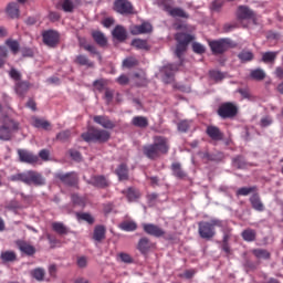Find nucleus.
I'll list each match as a JSON object with an SVG mask.
<instances>
[{
  "label": "nucleus",
  "mask_w": 283,
  "mask_h": 283,
  "mask_svg": "<svg viewBox=\"0 0 283 283\" xmlns=\"http://www.w3.org/2000/svg\"><path fill=\"white\" fill-rule=\"evenodd\" d=\"M69 154L71 156V158H73V160H75L76 163H81L82 160V156H81V153L76 149H71L69 150Z\"/></svg>",
  "instance_id": "nucleus-60"
},
{
  "label": "nucleus",
  "mask_w": 283,
  "mask_h": 283,
  "mask_svg": "<svg viewBox=\"0 0 283 283\" xmlns=\"http://www.w3.org/2000/svg\"><path fill=\"white\" fill-rule=\"evenodd\" d=\"M258 192V187L252 186V187H242L237 190V196H249L251 193H256Z\"/></svg>",
  "instance_id": "nucleus-40"
},
{
  "label": "nucleus",
  "mask_w": 283,
  "mask_h": 283,
  "mask_svg": "<svg viewBox=\"0 0 283 283\" xmlns=\"http://www.w3.org/2000/svg\"><path fill=\"white\" fill-rule=\"evenodd\" d=\"M42 39L44 45H48L49 48H56L59 44V32L54 30H48L42 33Z\"/></svg>",
  "instance_id": "nucleus-11"
},
{
  "label": "nucleus",
  "mask_w": 283,
  "mask_h": 283,
  "mask_svg": "<svg viewBox=\"0 0 283 283\" xmlns=\"http://www.w3.org/2000/svg\"><path fill=\"white\" fill-rule=\"evenodd\" d=\"M250 78L253 81H264V78H266V72H264L262 69L251 70Z\"/></svg>",
  "instance_id": "nucleus-34"
},
{
  "label": "nucleus",
  "mask_w": 283,
  "mask_h": 283,
  "mask_svg": "<svg viewBox=\"0 0 283 283\" xmlns=\"http://www.w3.org/2000/svg\"><path fill=\"white\" fill-rule=\"evenodd\" d=\"M187 45L186 43H179L177 42V46L175 50V54L176 56L181 60L182 59V54H185V52H187Z\"/></svg>",
  "instance_id": "nucleus-49"
},
{
  "label": "nucleus",
  "mask_w": 283,
  "mask_h": 283,
  "mask_svg": "<svg viewBox=\"0 0 283 283\" xmlns=\"http://www.w3.org/2000/svg\"><path fill=\"white\" fill-rule=\"evenodd\" d=\"M189 127H191V122L184 119L178 123V132L187 133L189 132Z\"/></svg>",
  "instance_id": "nucleus-55"
},
{
  "label": "nucleus",
  "mask_w": 283,
  "mask_h": 283,
  "mask_svg": "<svg viewBox=\"0 0 283 283\" xmlns=\"http://www.w3.org/2000/svg\"><path fill=\"white\" fill-rule=\"evenodd\" d=\"M28 90H30V84H28V82H17L14 85L15 94L21 98L28 94Z\"/></svg>",
  "instance_id": "nucleus-24"
},
{
  "label": "nucleus",
  "mask_w": 283,
  "mask_h": 283,
  "mask_svg": "<svg viewBox=\"0 0 283 283\" xmlns=\"http://www.w3.org/2000/svg\"><path fill=\"white\" fill-rule=\"evenodd\" d=\"M20 207L19 201L11 200L9 203H7L6 209H9V211H14V209H19Z\"/></svg>",
  "instance_id": "nucleus-61"
},
{
  "label": "nucleus",
  "mask_w": 283,
  "mask_h": 283,
  "mask_svg": "<svg viewBox=\"0 0 283 283\" xmlns=\"http://www.w3.org/2000/svg\"><path fill=\"white\" fill-rule=\"evenodd\" d=\"M143 229L145 233L154 238H163V235H165V230L153 223H143Z\"/></svg>",
  "instance_id": "nucleus-15"
},
{
  "label": "nucleus",
  "mask_w": 283,
  "mask_h": 283,
  "mask_svg": "<svg viewBox=\"0 0 283 283\" xmlns=\"http://www.w3.org/2000/svg\"><path fill=\"white\" fill-rule=\"evenodd\" d=\"M232 165L237 169H247V167H249V163H247V160L242 156H237L232 158Z\"/></svg>",
  "instance_id": "nucleus-37"
},
{
  "label": "nucleus",
  "mask_w": 283,
  "mask_h": 283,
  "mask_svg": "<svg viewBox=\"0 0 283 283\" xmlns=\"http://www.w3.org/2000/svg\"><path fill=\"white\" fill-rule=\"evenodd\" d=\"M15 244L19 249V251H21V253H24V255H34V253H36V248H34V245L28 243V241H23V240H18L15 241Z\"/></svg>",
  "instance_id": "nucleus-18"
},
{
  "label": "nucleus",
  "mask_w": 283,
  "mask_h": 283,
  "mask_svg": "<svg viewBox=\"0 0 283 283\" xmlns=\"http://www.w3.org/2000/svg\"><path fill=\"white\" fill-rule=\"evenodd\" d=\"M175 39L177 43H185L186 45H189V43L193 41V35L187 33H177Z\"/></svg>",
  "instance_id": "nucleus-36"
},
{
  "label": "nucleus",
  "mask_w": 283,
  "mask_h": 283,
  "mask_svg": "<svg viewBox=\"0 0 283 283\" xmlns=\"http://www.w3.org/2000/svg\"><path fill=\"white\" fill-rule=\"evenodd\" d=\"M92 36H93L95 43H97V45H99V48H105V45H107V38L105 36V34L103 32L93 31Z\"/></svg>",
  "instance_id": "nucleus-28"
},
{
  "label": "nucleus",
  "mask_w": 283,
  "mask_h": 283,
  "mask_svg": "<svg viewBox=\"0 0 283 283\" xmlns=\"http://www.w3.org/2000/svg\"><path fill=\"white\" fill-rule=\"evenodd\" d=\"M238 59L239 61H241V63H250V61H253V59H255V55L249 50H242L238 54Z\"/></svg>",
  "instance_id": "nucleus-31"
},
{
  "label": "nucleus",
  "mask_w": 283,
  "mask_h": 283,
  "mask_svg": "<svg viewBox=\"0 0 283 283\" xmlns=\"http://www.w3.org/2000/svg\"><path fill=\"white\" fill-rule=\"evenodd\" d=\"M178 64H167L160 69L161 80L164 83H174V75L178 71Z\"/></svg>",
  "instance_id": "nucleus-9"
},
{
  "label": "nucleus",
  "mask_w": 283,
  "mask_h": 283,
  "mask_svg": "<svg viewBox=\"0 0 283 283\" xmlns=\"http://www.w3.org/2000/svg\"><path fill=\"white\" fill-rule=\"evenodd\" d=\"M119 228L122 231H136L138 229V226L134 221H124L119 224Z\"/></svg>",
  "instance_id": "nucleus-46"
},
{
  "label": "nucleus",
  "mask_w": 283,
  "mask_h": 283,
  "mask_svg": "<svg viewBox=\"0 0 283 283\" xmlns=\"http://www.w3.org/2000/svg\"><path fill=\"white\" fill-rule=\"evenodd\" d=\"M4 59H8V49H6V46H0V67L6 65Z\"/></svg>",
  "instance_id": "nucleus-59"
},
{
  "label": "nucleus",
  "mask_w": 283,
  "mask_h": 283,
  "mask_svg": "<svg viewBox=\"0 0 283 283\" xmlns=\"http://www.w3.org/2000/svg\"><path fill=\"white\" fill-rule=\"evenodd\" d=\"M136 65H138V60L134 56L126 57L123 61V67H127L128 70L132 67H136Z\"/></svg>",
  "instance_id": "nucleus-50"
},
{
  "label": "nucleus",
  "mask_w": 283,
  "mask_h": 283,
  "mask_svg": "<svg viewBox=\"0 0 283 283\" xmlns=\"http://www.w3.org/2000/svg\"><path fill=\"white\" fill-rule=\"evenodd\" d=\"M192 50L196 54H205V52H207V49L205 48V45L198 42L192 43Z\"/></svg>",
  "instance_id": "nucleus-57"
},
{
  "label": "nucleus",
  "mask_w": 283,
  "mask_h": 283,
  "mask_svg": "<svg viewBox=\"0 0 283 283\" xmlns=\"http://www.w3.org/2000/svg\"><path fill=\"white\" fill-rule=\"evenodd\" d=\"M76 62L80 65H86V67H94V62H91L85 55H77Z\"/></svg>",
  "instance_id": "nucleus-52"
},
{
  "label": "nucleus",
  "mask_w": 283,
  "mask_h": 283,
  "mask_svg": "<svg viewBox=\"0 0 283 283\" xmlns=\"http://www.w3.org/2000/svg\"><path fill=\"white\" fill-rule=\"evenodd\" d=\"M210 78H212V81H216V83H220V81H222L224 78V73L220 72V71H210Z\"/></svg>",
  "instance_id": "nucleus-53"
},
{
  "label": "nucleus",
  "mask_w": 283,
  "mask_h": 283,
  "mask_svg": "<svg viewBox=\"0 0 283 283\" xmlns=\"http://www.w3.org/2000/svg\"><path fill=\"white\" fill-rule=\"evenodd\" d=\"M55 178L66 187H76L78 185V175L76 172H57Z\"/></svg>",
  "instance_id": "nucleus-8"
},
{
  "label": "nucleus",
  "mask_w": 283,
  "mask_h": 283,
  "mask_svg": "<svg viewBox=\"0 0 283 283\" xmlns=\"http://www.w3.org/2000/svg\"><path fill=\"white\" fill-rule=\"evenodd\" d=\"M123 193L126 195L128 202H136L140 198V191L134 187H129L127 190H123Z\"/></svg>",
  "instance_id": "nucleus-25"
},
{
  "label": "nucleus",
  "mask_w": 283,
  "mask_h": 283,
  "mask_svg": "<svg viewBox=\"0 0 283 283\" xmlns=\"http://www.w3.org/2000/svg\"><path fill=\"white\" fill-rule=\"evenodd\" d=\"M9 76H11L13 81H21V73L15 69H11V71L9 72Z\"/></svg>",
  "instance_id": "nucleus-62"
},
{
  "label": "nucleus",
  "mask_w": 283,
  "mask_h": 283,
  "mask_svg": "<svg viewBox=\"0 0 283 283\" xmlns=\"http://www.w3.org/2000/svg\"><path fill=\"white\" fill-rule=\"evenodd\" d=\"M18 156L20 163H27V165H36V163H39V156L25 149H18Z\"/></svg>",
  "instance_id": "nucleus-12"
},
{
  "label": "nucleus",
  "mask_w": 283,
  "mask_h": 283,
  "mask_svg": "<svg viewBox=\"0 0 283 283\" xmlns=\"http://www.w3.org/2000/svg\"><path fill=\"white\" fill-rule=\"evenodd\" d=\"M253 255H255V258H258L259 260H270L271 258V253L268 252L264 249H255L252 251Z\"/></svg>",
  "instance_id": "nucleus-44"
},
{
  "label": "nucleus",
  "mask_w": 283,
  "mask_h": 283,
  "mask_svg": "<svg viewBox=\"0 0 283 283\" xmlns=\"http://www.w3.org/2000/svg\"><path fill=\"white\" fill-rule=\"evenodd\" d=\"M138 251H140V253L145 254L147 253V251H149L150 249V243H149V239L147 238H142L138 242V247H137Z\"/></svg>",
  "instance_id": "nucleus-42"
},
{
  "label": "nucleus",
  "mask_w": 283,
  "mask_h": 283,
  "mask_svg": "<svg viewBox=\"0 0 283 283\" xmlns=\"http://www.w3.org/2000/svg\"><path fill=\"white\" fill-rule=\"evenodd\" d=\"M274 76H276V78L283 80V67L282 66H277L275 69Z\"/></svg>",
  "instance_id": "nucleus-64"
},
{
  "label": "nucleus",
  "mask_w": 283,
  "mask_h": 283,
  "mask_svg": "<svg viewBox=\"0 0 283 283\" xmlns=\"http://www.w3.org/2000/svg\"><path fill=\"white\" fill-rule=\"evenodd\" d=\"M113 10L118 14H134V6L129 0H115Z\"/></svg>",
  "instance_id": "nucleus-10"
},
{
  "label": "nucleus",
  "mask_w": 283,
  "mask_h": 283,
  "mask_svg": "<svg viewBox=\"0 0 283 283\" xmlns=\"http://www.w3.org/2000/svg\"><path fill=\"white\" fill-rule=\"evenodd\" d=\"M242 238L245 242H254L255 240V230L247 229L242 232Z\"/></svg>",
  "instance_id": "nucleus-47"
},
{
  "label": "nucleus",
  "mask_w": 283,
  "mask_h": 283,
  "mask_svg": "<svg viewBox=\"0 0 283 283\" xmlns=\"http://www.w3.org/2000/svg\"><path fill=\"white\" fill-rule=\"evenodd\" d=\"M0 258L2 262H14V260H17V253L13 251H4L1 252Z\"/></svg>",
  "instance_id": "nucleus-45"
},
{
  "label": "nucleus",
  "mask_w": 283,
  "mask_h": 283,
  "mask_svg": "<svg viewBox=\"0 0 283 283\" xmlns=\"http://www.w3.org/2000/svg\"><path fill=\"white\" fill-rule=\"evenodd\" d=\"M71 136H72V132L62 130L56 135V140H60L61 143H65V140H70Z\"/></svg>",
  "instance_id": "nucleus-54"
},
{
  "label": "nucleus",
  "mask_w": 283,
  "mask_h": 283,
  "mask_svg": "<svg viewBox=\"0 0 283 283\" xmlns=\"http://www.w3.org/2000/svg\"><path fill=\"white\" fill-rule=\"evenodd\" d=\"M86 182L87 185L97 187V189H105L106 187H109V180H107L106 177L103 175L93 176L90 179H87Z\"/></svg>",
  "instance_id": "nucleus-14"
},
{
  "label": "nucleus",
  "mask_w": 283,
  "mask_h": 283,
  "mask_svg": "<svg viewBox=\"0 0 283 283\" xmlns=\"http://www.w3.org/2000/svg\"><path fill=\"white\" fill-rule=\"evenodd\" d=\"M9 179L12 182H23L29 187L31 185H34V187H43L46 182L45 177H43V175L36 170H27L24 172H19L12 175Z\"/></svg>",
  "instance_id": "nucleus-2"
},
{
  "label": "nucleus",
  "mask_w": 283,
  "mask_h": 283,
  "mask_svg": "<svg viewBox=\"0 0 283 283\" xmlns=\"http://www.w3.org/2000/svg\"><path fill=\"white\" fill-rule=\"evenodd\" d=\"M84 50H86V52H90L91 54H95V56H97L98 61H103V56H101V53L96 50V46L92 45V44H83Z\"/></svg>",
  "instance_id": "nucleus-51"
},
{
  "label": "nucleus",
  "mask_w": 283,
  "mask_h": 283,
  "mask_svg": "<svg viewBox=\"0 0 283 283\" xmlns=\"http://www.w3.org/2000/svg\"><path fill=\"white\" fill-rule=\"evenodd\" d=\"M237 18L239 21H250L255 19V12L247 6H240L237 11Z\"/></svg>",
  "instance_id": "nucleus-13"
},
{
  "label": "nucleus",
  "mask_w": 283,
  "mask_h": 283,
  "mask_svg": "<svg viewBox=\"0 0 283 283\" xmlns=\"http://www.w3.org/2000/svg\"><path fill=\"white\" fill-rule=\"evenodd\" d=\"M218 116L223 119L235 118L238 116V106L231 102H226L219 106Z\"/></svg>",
  "instance_id": "nucleus-7"
},
{
  "label": "nucleus",
  "mask_w": 283,
  "mask_h": 283,
  "mask_svg": "<svg viewBox=\"0 0 283 283\" xmlns=\"http://www.w3.org/2000/svg\"><path fill=\"white\" fill-rule=\"evenodd\" d=\"M171 171L172 176H175V178H178V180H185V178H187V172L182 170V165H180V163H172Z\"/></svg>",
  "instance_id": "nucleus-22"
},
{
  "label": "nucleus",
  "mask_w": 283,
  "mask_h": 283,
  "mask_svg": "<svg viewBox=\"0 0 283 283\" xmlns=\"http://www.w3.org/2000/svg\"><path fill=\"white\" fill-rule=\"evenodd\" d=\"M132 45L137 50H149V44L147 43V40L134 39L132 41Z\"/></svg>",
  "instance_id": "nucleus-41"
},
{
  "label": "nucleus",
  "mask_w": 283,
  "mask_h": 283,
  "mask_svg": "<svg viewBox=\"0 0 283 283\" xmlns=\"http://www.w3.org/2000/svg\"><path fill=\"white\" fill-rule=\"evenodd\" d=\"M276 59H277V52L268 51L262 54L263 63H275Z\"/></svg>",
  "instance_id": "nucleus-43"
},
{
  "label": "nucleus",
  "mask_w": 283,
  "mask_h": 283,
  "mask_svg": "<svg viewBox=\"0 0 283 283\" xmlns=\"http://www.w3.org/2000/svg\"><path fill=\"white\" fill-rule=\"evenodd\" d=\"M52 229L55 233H59V235H67L69 233L67 227L61 222H53Z\"/></svg>",
  "instance_id": "nucleus-39"
},
{
  "label": "nucleus",
  "mask_w": 283,
  "mask_h": 283,
  "mask_svg": "<svg viewBox=\"0 0 283 283\" xmlns=\"http://www.w3.org/2000/svg\"><path fill=\"white\" fill-rule=\"evenodd\" d=\"M7 14L11 19H19V4L17 2H11L7 6Z\"/></svg>",
  "instance_id": "nucleus-32"
},
{
  "label": "nucleus",
  "mask_w": 283,
  "mask_h": 283,
  "mask_svg": "<svg viewBox=\"0 0 283 283\" xmlns=\"http://www.w3.org/2000/svg\"><path fill=\"white\" fill-rule=\"evenodd\" d=\"M144 155L149 160H156L160 157V154H167L169 151V140L166 137H155L154 144H149L143 147Z\"/></svg>",
  "instance_id": "nucleus-1"
},
{
  "label": "nucleus",
  "mask_w": 283,
  "mask_h": 283,
  "mask_svg": "<svg viewBox=\"0 0 283 283\" xmlns=\"http://www.w3.org/2000/svg\"><path fill=\"white\" fill-rule=\"evenodd\" d=\"M82 138L85 143H107L111 138V134L105 129L88 127L87 132L82 134Z\"/></svg>",
  "instance_id": "nucleus-3"
},
{
  "label": "nucleus",
  "mask_w": 283,
  "mask_h": 283,
  "mask_svg": "<svg viewBox=\"0 0 283 283\" xmlns=\"http://www.w3.org/2000/svg\"><path fill=\"white\" fill-rule=\"evenodd\" d=\"M78 220H84V222H87L88 224H94V217L87 212L77 213Z\"/></svg>",
  "instance_id": "nucleus-56"
},
{
  "label": "nucleus",
  "mask_w": 283,
  "mask_h": 283,
  "mask_svg": "<svg viewBox=\"0 0 283 283\" xmlns=\"http://www.w3.org/2000/svg\"><path fill=\"white\" fill-rule=\"evenodd\" d=\"M168 14L169 17H174L175 19H189V14L185 12L182 8L179 7L172 8Z\"/></svg>",
  "instance_id": "nucleus-35"
},
{
  "label": "nucleus",
  "mask_w": 283,
  "mask_h": 283,
  "mask_svg": "<svg viewBox=\"0 0 283 283\" xmlns=\"http://www.w3.org/2000/svg\"><path fill=\"white\" fill-rule=\"evenodd\" d=\"M198 227L200 238L211 240L216 235V227H222V221L218 219H212L210 222L200 221Z\"/></svg>",
  "instance_id": "nucleus-4"
},
{
  "label": "nucleus",
  "mask_w": 283,
  "mask_h": 283,
  "mask_svg": "<svg viewBox=\"0 0 283 283\" xmlns=\"http://www.w3.org/2000/svg\"><path fill=\"white\" fill-rule=\"evenodd\" d=\"M209 46L212 54H224V52H227V50H229L230 48H235V44H233V41H231V39L223 38L210 41Z\"/></svg>",
  "instance_id": "nucleus-6"
},
{
  "label": "nucleus",
  "mask_w": 283,
  "mask_h": 283,
  "mask_svg": "<svg viewBox=\"0 0 283 283\" xmlns=\"http://www.w3.org/2000/svg\"><path fill=\"white\" fill-rule=\"evenodd\" d=\"M130 34L138 35V34H149L154 28L151 27V23L149 22H143L139 25H132L130 27Z\"/></svg>",
  "instance_id": "nucleus-16"
},
{
  "label": "nucleus",
  "mask_w": 283,
  "mask_h": 283,
  "mask_svg": "<svg viewBox=\"0 0 283 283\" xmlns=\"http://www.w3.org/2000/svg\"><path fill=\"white\" fill-rule=\"evenodd\" d=\"M114 39L123 43V41L127 40V30L123 28V25H117L112 32Z\"/></svg>",
  "instance_id": "nucleus-23"
},
{
  "label": "nucleus",
  "mask_w": 283,
  "mask_h": 283,
  "mask_svg": "<svg viewBox=\"0 0 283 283\" xmlns=\"http://www.w3.org/2000/svg\"><path fill=\"white\" fill-rule=\"evenodd\" d=\"M93 120L94 123H97V125L104 127V129H114V127H116V125H114V122H112L111 118L107 116L97 115L93 118Z\"/></svg>",
  "instance_id": "nucleus-19"
},
{
  "label": "nucleus",
  "mask_w": 283,
  "mask_h": 283,
  "mask_svg": "<svg viewBox=\"0 0 283 283\" xmlns=\"http://www.w3.org/2000/svg\"><path fill=\"white\" fill-rule=\"evenodd\" d=\"M39 157H40L42 160H45V161L50 160V150H48V149H42V150H40Z\"/></svg>",
  "instance_id": "nucleus-63"
},
{
  "label": "nucleus",
  "mask_w": 283,
  "mask_h": 283,
  "mask_svg": "<svg viewBox=\"0 0 283 283\" xmlns=\"http://www.w3.org/2000/svg\"><path fill=\"white\" fill-rule=\"evenodd\" d=\"M206 134L211 138L212 140H222L224 138V134L218 128V126H208Z\"/></svg>",
  "instance_id": "nucleus-21"
},
{
  "label": "nucleus",
  "mask_w": 283,
  "mask_h": 283,
  "mask_svg": "<svg viewBox=\"0 0 283 283\" xmlns=\"http://www.w3.org/2000/svg\"><path fill=\"white\" fill-rule=\"evenodd\" d=\"M14 132H19V123L10 117H6L2 125H0V140H12Z\"/></svg>",
  "instance_id": "nucleus-5"
},
{
  "label": "nucleus",
  "mask_w": 283,
  "mask_h": 283,
  "mask_svg": "<svg viewBox=\"0 0 283 283\" xmlns=\"http://www.w3.org/2000/svg\"><path fill=\"white\" fill-rule=\"evenodd\" d=\"M33 127H36L38 129H48V127H50V122L35 117L33 118Z\"/></svg>",
  "instance_id": "nucleus-48"
},
{
  "label": "nucleus",
  "mask_w": 283,
  "mask_h": 283,
  "mask_svg": "<svg viewBox=\"0 0 283 283\" xmlns=\"http://www.w3.org/2000/svg\"><path fill=\"white\" fill-rule=\"evenodd\" d=\"M116 175L118 176L119 180H129V169L127 168V165H119L116 169Z\"/></svg>",
  "instance_id": "nucleus-30"
},
{
  "label": "nucleus",
  "mask_w": 283,
  "mask_h": 283,
  "mask_svg": "<svg viewBox=\"0 0 283 283\" xmlns=\"http://www.w3.org/2000/svg\"><path fill=\"white\" fill-rule=\"evenodd\" d=\"M30 275L33 280H36V282H43L45 280V269L35 268L30 271Z\"/></svg>",
  "instance_id": "nucleus-29"
},
{
  "label": "nucleus",
  "mask_w": 283,
  "mask_h": 283,
  "mask_svg": "<svg viewBox=\"0 0 283 283\" xmlns=\"http://www.w3.org/2000/svg\"><path fill=\"white\" fill-rule=\"evenodd\" d=\"M105 233H107L105 226H96L93 232V240L95 242H103L105 240Z\"/></svg>",
  "instance_id": "nucleus-26"
},
{
  "label": "nucleus",
  "mask_w": 283,
  "mask_h": 283,
  "mask_svg": "<svg viewBox=\"0 0 283 283\" xmlns=\"http://www.w3.org/2000/svg\"><path fill=\"white\" fill-rule=\"evenodd\" d=\"M132 125H134V127L145 129V127H149V119H147L145 116H135L132 119Z\"/></svg>",
  "instance_id": "nucleus-27"
},
{
  "label": "nucleus",
  "mask_w": 283,
  "mask_h": 283,
  "mask_svg": "<svg viewBox=\"0 0 283 283\" xmlns=\"http://www.w3.org/2000/svg\"><path fill=\"white\" fill-rule=\"evenodd\" d=\"M250 205L254 211L262 212L264 211V203L262 202V199L260 198V195L258 192H254L250 197Z\"/></svg>",
  "instance_id": "nucleus-20"
},
{
  "label": "nucleus",
  "mask_w": 283,
  "mask_h": 283,
  "mask_svg": "<svg viewBox=\"0 0 283 283\" xmlns=\"http://www.w3.org/2000/svg\"><path fill=\"white\" fill-rule=\"evenodd\" d=\"M4 43L7 48H9V50L12 52V54H19V50H21V44H19V41L7 39Z\"/></svg>",
  "instance_id": "nucleus-33"
},
{
  "label": "nucleus",
  "mask_w": 283,
  "mask_h": 283,
  "mask_svg": "<svg viewBox=\"0 0 283 283\" xmlns=\"http://www.w3.org/2000/svg\"><path fill=\"white\" fill-rule=\"evenodd\" d=\"M78 6H81V0H63L56 4V8H61L63 12L72 13L75 8H78Z\"/></svg>",
  "instance_id": "nucleus-17"
},
{
  "label": "nucleus",
  "mask_w": 283,
  "mask_h": 283,
  "mask_svg": "<svg viewBox=\"0 0 283 283\" xmlns=\"http://www.w3.org/2000/svg\"><path fill=\"white\" fill-rule=\"evenodd\" d=\"M157 4L161 10H164V12H167L168 14L174 9V0H159Z\"/></svg>",
  "instance_id": "nucleus-38"
},
{
  "label": "nucleus",
  "mask_w": 283,
  "mask_h": 283,
  "mask_svg": "<svg viewBox=\"0 0 283 283\" xmlns=\"http://www.w3.org/2000/svg\"><path fill=\"white\" fill-rule=\"evenodd\" d=\"M119 260H122V262H124V264H134V259L132 258V255L122 252L118 254Z\"/></svg>",
  "instance_id": "nucleus-58"
}]
</instances>
